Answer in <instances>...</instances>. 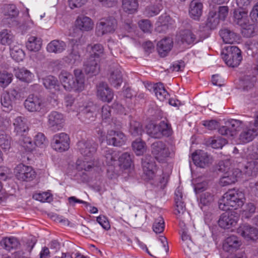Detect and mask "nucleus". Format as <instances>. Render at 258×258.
Masks as SVG:
<instances>
[{
	"mask_svg": "<svg viewBox=\"0 0 258 258\" xmlns=\"http://www.w3.org/2000/svg\"><path fill=\"white\" fill-rule=\"evenodd\" d=\"M78 149L83 156L76 162V168L79 171H90L99 166V163L94 155L97 149V144L92 140H82L77 144Z\"/></svg>",
	"mask_w": 258,
	"mask_h": 258,
	"instance_id": "1",
	"label": "nucleus"
},
{
	"mask_svg": "<svg viewBox=\"0 0 258 258\" xmlns=\"http://www.w3.org/2000/svg\"><path fill=\"white\" fill-rule=\"evenodd\" d=\"M244 204V195L235 189L229 190L219 201V207L223 211L230 210L231 208L237 209Z\"/></svg>",
	"mask_w": 258,
	"mask_h": 258,
	"instance_id": "2",
	"label": "nucleus"
},
{
	"mask_svg": "<svg viewBox=\"0 0 258 258\" xmlns=\"http://www.w3.org/2000/svg\"><path fill=\"white\" fill-rule=\"evenodd\" d=\"M151 148L152 155L159 162H165L174 155V147L161 141L154 142Z\"/></svg>",
	"mask_w": 258,
	"mask_h": 258,
	"instance_id": "3",
	"label": "nucleus"
},
{
	"mask_svg": "<svg viewBox=\"0 0 258 258\" xmlns=\"http://www.w3.org/2000/svg\"><path fill=\"white\" fill-rule=\"evenodd\" d=\"M229 12L227 6H219L211 10L206 22V27L214 29L219 24L220 20H224Z\"/></svg>",
	"mask_w": 258,
	"mask_h": 258,
	"instance_id": "4",
	"label": "nucleus"
},
{
	"mask_svg": "<svg viewBox=\"0 0 258 258\" xmlns=\"http://www.w3.org/2000/svg\"><path fill=\"white\" fill-rule=\"evenodd\" d=\"M147 133L152 138L159 139L163 136L169 137L172 134L171 126L164 121L159 124L149 123L146 126Z\"/></svg>",
	"mask_w": 258,
	"mask_h": 258,
	"instance_id": "5",
	"label": "nucleus"
},
{
	"mask_svg": "<svg viewBox=\"0 0 258 258\" xmlns=\"http://www.w3.org/2000/svg\"><path fill=\"white\" fill-rule=\"evenodd\" d=\"M117 21L112 17L100 19L96 24L95 32L98 36L113 33L117 28Z\"/></svg>",
	"mask_w": 258,
	"mask_h": 258,
	"instance_id": "6",
	"label": "nucleus"
},
{
	"mask_svg": "<svg viewBox=\"0 0 258 258\" xmlns=\"http://www.w3.org/2000/svg\"><path fill=\"white\" fill-rule=\"evenodd\" d=\"M70 139L65 133L55 134L51 141V147L55 151L62 153L68 151L70 148Z\"/></svg>",
	"mask_w": 258,
	"mask_h": 258,
	"instance_id": "7",
	"label": "nucleus"
},
{
	"mask_svg": "<svg viewBox=\"0 0 258 258\" xmlns=\"http://www.w3.org/2000/svg\"><path fill=\"white\" fill-rule=\"evenodd\" d=\"M98 134H100L101 142L106 138L107 143L109 145L120 147L124 145L126 141L125 135L120 131H109L106 136L102 131H99Z\"/></svg>",
	"mask_w": 258,
	"mask_h": 258,
	"instance_id": "8",
	"label": "nucleus"
},
{
	"mask_svg": "<svg viewBox=\"0 0 258 258\" xmlns=\"http://www.w3.org/2000/svg\"><path fill=\"white\" fill-rule=\"evenodd\" d=\"M226 63L231 67H237L242 59L241 50L235 46H229L223 56Z\"/></svg>",
	"mask_w": 258,
	"mask_h": 258,
	"instance_id": "9",
	"label": "nucleus"
},
{
	"mask_svg": "<svg viewBox=\"0 0 258 258\" xmlns=\"http://www.w3.org/2000/svg\"><path fill=\"white\" fill-rule=\"evenodd\" d=\"M21 97L20 92L16 89L4 93L1 97V104L4 110L7 112L12 110L16 100Z\"/></svg>",
	"mask_w": 258,
	"mask_h": 258,
	"instance_id": "10",
	"label": "nucleus"
},
{
	"mask_svg": "<svg viewBox=\"0 0 258 258\" xmlns=\"http://www.w3.org/2000/svg\"><path fill=\"white\" fill-rule=\"evenodd\" d=\"M16 176L20 180L30 181L36 176V173L32 167L23 164L18 165L15 169Z\"/></svg>",
	"mask_w": 258,
	"mask_h": 258,
	"instance_id": "11",
	"label": "nucleus"
},
{
	"mask_svg": "<svg viewBox=\"0 0 258 258\" xmlns=\"http://www.w3.org/2000/svg\"><path fill=\"white\" fill-rule=\"evenodd\" d=\"M47 125L48 127L53 132L61 130L64 124V118L63 114L57 111H52L47 117Z\"/></svg>",
	"mask_w": 258,
	"mask_h": 258,
	"instance_id": "12",
	"label": "nucleus"
},
{
	"mask_svg": "<svg viewBox=\"0 0 258 258\" xmlns=\"http://www.w3.org/2000/svg\"><path fill=\"white\" fill-rule=\"evenodd\" d=\"M25 109L31 112H40L44 107L43 100L37 95H29L24 102Z\"/></svg>",
	"mask_w": 258,
	"mask_h": 258,
	"instance_id": "13",
	"label": "nucleus"
},
{
	"mask_svg": "<svg viewBox=\"0 0 258 258\" xmlns=\"http://www.w3.org/2000/svg\"><path fill=\"white\" fill-rule=\"evenodd\" d=\"M222 165L220 166V170L223 171H225L223 175L221 177L220 180V184L221 186H227L235 183L237 180L238 177L241 175V172L238 169H228L226 171V169H223Z\"/></svg>",
	"mask_w": 258,
	"mask_h": 258,
	"instance_id": "14",
	"label": "nucleus"
},
{
	"mask_svg": "<svg viewBox=\"0 0 258 258\" xmlns=\"http://www.w3.org/2000/svg\"><path fill=\"white\" fill-rule=\"evenodd\" d=\"M74 74L75 79L73 78L71 83V88L69 91L80 92L85 88V77L80 69L74 70Z\"/></svg>",
	"mask_w": 258,
	"mask_h": 258,
	"instance_id": "15",
	"label": "nucleus"
},
{
	"mask_svg": "<svg viewBox=\"0 0 258 258\" xmlns=\"http://www.w3.org/2000/svg\"><path fill=\"white\" fill-rule=\"evenodd\" d=\"M142 167L146 179L149 180L153 179L155 175L156 165L151 156H146L142 159Z\"/></svg>",
	"mask_w": 258,
	"mask_h": 258,
	"instance_id": "16",
	"label": "nucleus"
},
{
	"mask_svg": "<svg viewBox=\"0 0 258 258\" xmlns=\"http://www.w3.org/2000/svg\"><path fill=\"white\" fill-rule=\"evenodd\" d=\"M192 158L195 164L201 168H205L212 162V158L207 153L203 151H197L192 154Z\"/></svg>",
	"mask_w": 258,
	"mask_h": 258,
	"instance_id": "17",
	"label": "nucleus"
},
{
	"mask_svg": "<svg viewBox=\"0 0 258 258\" xmlns=\"http://www.w3.org/2000/svg\"><path fill=\"white\" fill-rule=\"evenodd\" d=\"M238 220V217L235 212H226L220 216L218 221L219 225L224 229H229L234 226Z\"/></svg>",
	"mask_w": 258,
	"mask_h": 258,
	"instance_id": "18",
	"label": "nucleus"
},
{
	"mask_svg": "<svg viewBox=\"0 0 258 258\" xmlns=\"http://www.w3.org/2000/svg\"><path fill=\"white\" fill-rule=\"evenodd\" d=\"M75 26L81 32H89L93 29L94 23L90 17L81 15L75 20Z\"/></svg>",
	"mask_w": 258,
	"mask_h": 258,
	"instance_id": "19",
	"label": "nucleus"
},
{
	"mask_svg": "<svg viewBox=\"0 0 258 258\" xmlns=\"http://www.w3.org/2000/svg\"><path fill=\"white\" fill-rule=\"evenodd\" d=\"M108 80L110 84L115 88H118L122 83V75L119 66L112 67L108 74Z\"/></svg>",
	"mask_w": 258,
	"mask_h": 258,
	"instance_id": "20",
	"label": "nucleus"
},
{
	"mask_svg": "<svg viewBox=\"0 0 258 258\" xmlns=\"http://www.w3.org/2000/svg\"><path fill=\"white\" fill-rule=\"evenodd\" d=\"M242 244L241 240L235 235L226 238L223 244V248L225 251L232 253L237 250Z\"/></svg>",
	"mask_w": 258,
	"mask_h": 258,
	"instance_id": "21",
	"label": "nucleus"
},
{
	"mask_svg": "<svg viewBox=\"0 0 258 258\" xmlns=\"http://www.w3.org/2000/svg\"><path fill=\"white\" fill-rule=\"evenodd\" d=\"M97 96L103 101L110 102L113 98V93L106 83L101 82L97 86Z\"/></svg>",
	"mask_w": 258,
	"mask_h": 258,
	"instance_id": "22",
	"label": "nucleus"
},
{
	"mask_svg": "<svg viewBox=\"0 0 258 258\" xmlns=\"http://www.w3.org/2000/svg\"><path fill=\"white\" fill-rule=\"evenodd\" d=\"M203 5L200 0H192L189 7V15L190 18L199 20L203 13Z\"/></svg>",
	"mask_w": 258,
	"mask_h": 258,
	"instance_id": "23",
	"label": "nucleus"
},
{
	"mask_svg": "<svg viewBox=\"0 0 258 258\" xmlns=\"http://www.w3.org/2000/svg\"><path fill=\"white\" fill-rule=\"evenodd\" d=\"M237 232L245 239L254 240L258 235V230L248 225H242L237 229Z\"/></svg>",
	"mask_w": 258,
	"mask_h": 258,
	"instance_id": "24",
	"label": "nucleus"
},
{
	"mask_svg": "<svg viewBox=\"0 0 258 258\" xmlns=\"http://www.w3.org/2000/svg\"><path fill=\"white\" fill-rule=\"evenodd\" d=\"M82 38V34H81L80 37L78 38V39H72L71 41L74 44L75 43H79L80 44L83 43ZM67 61L70 63H75L77 61H79L80 59V53L78 50L77 46L74 45L72 47V48L69 53L67 56Z\"/></svg>",
	"mask_w": 258,
	"mask_h": 258,
	"instance_id": "25",
	"label": "nucleus"
},
{
	"mask_svg": "<svg viewBox=\"0 0 258 258\" xmlns=\"http://www.w3.org/2000/svg\"><path fill=\"white\" fill-rule=\"evenodd\" d=\"M220 35L225 43H239L240 36L228 29H223L220 31Z\"/></svg>",
	"mask_w": 258,
	"mask_h": 258,
	"instance_id": "26",
	"label": "nucleus"
},
{
	"mask_svg": "<svg viewBox=\"0 0 258 258\" xmlns=\"http://www.w3.org/2000/svg\"><path fill=\"white\" fill-rule=\"evenodd\" d=\"M98 59L89 57L84 64V71L86 74L90 75H96L99 71V66Z\"/></svg>",
	"mask_w": 258,
	"mask_h": 258,
	"instance_id": "27",
	"label": "nucleus"
},
{
	"mask_svg": "<svg viewBox=\"0 0 258 258\" xmlns=\"http://www.w3.org/2000/svg\"><path fill=\"white\" fill-rule=\"evenodd\" d=\"M256 83V78L254 76H245L239 80V88L245 92L253 90Z\"/></svg>",
	"mask_w": 258,
	"mask_h": 258,
	"instance_id": "28",
	"label": "nucleus"
},
{
	"mask_svg": "<svg viewBox=\"0 0 258 258\" xmlns=\"http://www.w3.org/2000/svg\"><path fill=\"white\" fill-rule=\"evenodd\" d=\"M173 46V41L169 38H165L161 40L157 43V50L162 57L166 56L171 50Z\"/></svg>",
	"mask_w": 258,
	"mask_h": 258,
	"instance_id": "29",
	"label": "nucleus"
},
{
	"mask_svg": "<svg viewBox=\"0 0 258 258\" xmlns=\"http://www.w3.org/2000/svg\"><path fill=\"white\" fill-rule=\"evenodd\" d=\"M67 48L66 43L61 40L55 39L50 41L47 45V51L50 53H60Z\"/></svg>",
	"mask_w": 258,
	"mask_h": 258,
	"instance_id": "30",
	"label": "nucleus"
},
{
	"mask_svg": "<svg viewBox=\"0 0 258 258\" xmlns=\"http://www.w3.org/2000/svg\"><path fill=\"white\" fill-rule=\"evenodd\" d=\"M15 75L20 81L27 83L31 82L34 77L32 73L25 68L15 69Z\"/></svg>",
	"mask_w": 258,
	"mask_h": 258,
	"instance_id": "31",
	"label": "nucleus"
},
{
	"mask_svg": "<svg viewBox=\"0 0 258 258\" xmlns=\"http://www.w3.org/2000/svg\"><path fill=\"white\" fill-rule=\"evenodd\" d=\"M181 237L183 241L182 246L185 253L189 254L190 252H194L195 245L186 230L183 229Z\"/></svg>",
	"mask_w": 258,
	"mask_h": 258,
	"instance_id": "32",
	"label": "nucleus"
},
{
	"mask_svg": "<svg viewBox=\"0 0 258 258\" xmlns=\"http://www.w3.org/2000/svg\"><path fill=\"white\" fill-rule=\"evenodd\" d=\"M15 40V36L10 30L4 29L0 31L1 44L5 46H10Z\"/></svg>",
	"mask_w": 258,
	"mask_h": 258,
	"instance_id": "33",
	"label": "nucleus"
},
{
	"mask_svg": "<svg viewBox=\"0 0 258 258\" xmlns=\"http://www.w3.org/2000/svg\"><path fill=\"white\" fill-rule=\"evenodd\" d=\"M15 127V132L18 135L22 136L23 133L28 130L26 119L22 116L17 117L13 123Z\"/></svg>",
	"mask_w": 258,
	"mask_h": 258,
	"instance_id": "34",
	"label": "nucleus"
},
{
	"mask_svg": "<svg viewBox=\"0 0 258 258\" xmlns=\"http://www.w3.org/2000/svg\"><path fill=\"white\" fill-rule=\"evenodd\" d=\"M179 37L183 44H191L198 42L196 35L188 29L181 31Z\"/></svg>",
	"mask_w": 258,
	"mask_h": 258,
	"instance_id": "35",
	"label": "nucleus"
},
{
	"mask_svg": "<svg viewBox=\"0 0 258 258\" xmlns=\"http://www.w3.org/2000/svg\"><path fill=\"white\" fill-rule=\"evenodd\" d=\"M41 38L34 36H30L26 43L27 48L30 51H38L41 49Z\"/></svg>",
	"mask_w": 258,
	"mask_h": 258,
	"instance_id": "36",
	"label": "nucleus"
},
{
	"mask_svg": "<svg viewBox=\"0 0 258 258\" xmlns=\"http://www.w3.org/2000/svg\"><path fill=\"white\" fill-rule=\"evenodd\" d=\"M138 7L137 0H122V8L125 13L134 14L137 12Z\"/></svg>",
	"mask_w": 258,
	"mask_h": 258,
	"instance_id": "37",
	"label": "nucleus"
},
{
	"mask_svg": "<svg viewBox=\"0 0 258 258\" xmlns=\"http://www.w3.org/2000/svg\"><path fill=\"white\" fill-rule=\"evenodd\" d=\"M153 90L157 98L163 101L169 96V93L165 89L163 84L161 83H158L154 85Z\"/></svg>",
	"mask_w": 258,
	"mask_h": 258,
	"instance_id": "38",
	"label": "nucleus"
},
{
	"mask_svg": "<svg viewBox=\"0 0 258 258\" xmlns=\"http://www.w3.org/2000/svg\"><path fill=\"white\" fill-rule=\"evenodd\" d=\"M257 135L256 129L247 128L244 130L239 136V140L243 143L251 141Z\"/></svg>",
	"mask_w": 258,
	"mask_h": 258,
	"instance_id": "39",
	"label": "nucleus"
},
{
	"mask_svg": "<svg viewBox=\"0 0 258 258\" xmlns=\"http://www.w3.org/2000/svg\"><path fill=\"white\" fill-rule=\"evenodd\" d=\"M73 75L66 71H62L59 75V79L63 88L67 91H69L71 88V83L73 81Z\"/></svg>",
	"mask_w": 258,
	"mask_h": 258,
	"instance_id": "40",
	"label": "nucleus"
},
{
	"mask_svg": "<svg viewBox=\"0 0 258 258\" xmlns=\"http://www.w3.org/2000/svg\"><path fill=\"white\" fill-rule=\"evenodd\" d=\"M87 49L88 50L91 49L90 51L91 55L89 57H93V58L98 59L99 61L100 60V58L104 55V48L100 44L88 45Z\"/></svg>",
	"mask_w": 258,
	"mask_h": 258,
	"instance_id": "41",
	"label": "nucleus"
},
{
	"mask_svg": "<svg viewBox=\"0 0 258 258\" xmlns=\"http://www.w3.org/2000/svg\"><path fill=\"white\" fill-rule=\"evenodd\" d=\"M1 245L8 251L16 248L19 245L18 240L14 237L5 238L1 241Z\"/></svg>",
	"mask_w": 258,
	"mask_h": 258,
	"instance_id": "42",
	"label": "nucleus"
},
{
	"mask_svg": "<svg viewBox=\"0 0 258 258\" xmlns=\"http://www.w3.org/2000/svg\"><path fill=\"white\" fill-rule=\"evenodd\" d=\"M10 54L11 57L18 62L22 61L25 56V52L19 45L10 47Z\"/></svg>",
	"mask_w": 258,
	"mask_h": 258,
	"instance_id": "43",
	"label": "nucleus"
},
{
	"mask_svg": "<svg viewBox=\"0 0 258 258\" xmlns=\"http://www.w3.org/2000/svg\"><path fill=\"white\" fill-rule=\"evenodd\" d=\"M105 161L107 165H112L118 158L119 153L112 149H106L104 153Z\"/></svg>",
	"mask_w": 258,
	"mask_h": 258,
	"instance_id": "44",
	"label": "nucleus"
},
{
	"mask_svg": "<svg viewBox=\"0 0 258 258\" xmlns=\"http://www.w3.org/2000/svg\"><path fill=\"white\" fill-rule=\"evenodd\" d=\"M235 22L239 26H244L245 23L248 22L247 12L245 11H235L234 12Z\"/></svg>",
	"mask_w": 258,
	"mask_h": 258,
	"instance_id": "45",
	"label": "nucleus"
},
{
	"mask_svg": "<svg viewBox=\"0 0 258 258\" xmlns=\"http://www.w3.org/2000/svg\"><path fill=\"white\" fill-rule=\"evenodd\" d=\"M118 159L121 168L126 169L131 167L133 161L129 153H124Z\"/></svg>",
	"mask_w": 258,
	"mask_h": 258,
	"instance_id": "46",
	"label": "nucleus"
},
{
	"mask_svg": "<svg viewBox=\"0 0 258 258\" xmlns=\"http://www.w3.org/2000/svg\"><path fill=\"white\" fill-rule=\"evenodd\" d=\"M129 132L134 137L141 135L143 132L142 124L137 121L134 120H131Z\"/></svg>",
	"mask_w": 258,
	"mask_h": 258,
	"instance_id": "47",
	"label": "nucleus"
},
{
	"mask_svg": "<svg viewBox=\"0 0 258 258\" xmlns=\"http://www.w3.org/2000/svg\"><path fill=\"white\" fill-rule=\"evenodd\" d=\"M133 149L137 156L142 155L146 151L147 148L145 142L137 140L132 143Z\"/></svg>",
	"mask_w": 258,
	"mask_h": 258,
	"instance_id": "48",
	"label": "nucleus"
},
{
	"mask_svg": "<svg viewBox=\"0 0 258 258\" xmlns=\"http://www.w3.org/2000/svg\"><path fill=\"white\" fill-rule=\"evenodd\" d=\"M208 143L213 148L219 149L227 144V141L221 137H214L209 140Z\"/></svg>",
	"mask_w": 258,
	"mask_h": 258,
	"instance_id": "49",
	"label": "nucleus"
},
{
	"mask_svg": "<svg viewBox=\"0 0 258 258\" xmlns=\"http://www.w3.org/2000/svg\"><path fill=\"white\" fill-rule=\"evenodd\" d=\"M34 145L39 148H44L48 144V141L42 133H38L34 137Z\"/></svg>",
	"mask_w": 258,
	"mask_h": 258,
	"instance_id": "50",
	"label": "nucleus"
},
{
	"mask_svg": "<svg viewBox=\"0 0 258 258\" xmlns=\"http://www.w3.org/2000/svg\"><path fill=\"white\" fill-rule=\"evenodd\" d=\"M161 8V5H151L146 8L144 14L148 17H154L159 13Z\"/></svg>",
	"mask_w": 258,
	"mask_h": 258,
	"instance_id": "51",
	"label": "nucleus"
},
{
	"mask_svg": "<svg viewBox=\"0 0 258 258\" xmlns=\"http://www.w3.org/2000/svg\"><path fill=\"white\" fill-rule=\"evenodd\" d=\"M13 75L6 71L0 72V85L3 87H6L11 83Z\"/></svg>",
	"mask_w": 258,
	"mask_h": 258,
	"instance_id": "52",
	"label": "nucleus"
},
{
	"mask_svg": "<svg viewBox=\"0 0 258 258\" xmlns=\"http://www.w3.org/2000/svg\"><path fill=\"white\" fill-rule=\"evenodd\" d=\"M11 146L10 137L5 134L3 130H0V146L4 150L10 149Z\"/></svg>",
	"mask_w": 258,
	"mask_h": 258,
	"instance_id": "53",
	"label": "nucleus"
},
{
	"mask_svg": "<svg viewBox=\"0 0 258 258\" xmlns=\"http://www.w3.org/2000/svg\"><path fill=\"white\" fill-rule=\"evenodd\" d=\"M165 227L164 221L162 217H159L155 219L153 224V230L156 233H162Z\"/></svg>",
	"mask_w": 258,
	"mask_h": 258,
	"instance_id": "54",
	"label": "nucleus"
},
{
	"mask_svg": "<svg viewBox=\"0 0 258 258\" xmlns=\"http://www.w3.org/2000/svg\"><path fill=\"white\" fill-rule=\"evenodd\" d=\"M245 173L248 176H254L258 171V164L255 162H248L245 167Z\"/></svg>",
	"mask_w": 258,
	"mask_h": 258,
	"instance_id": "55",
	"label": "nucleus"
},
{
	"mask_svg": "<svg viewBox=\"0 0 258 258\" xmlns=\"http://www.w3.org/2000/svg\"><path fill=\"white\" fill-rule=\"evenodd\" d=\"M57 79L52 76H48L43 79V84L46 88L51 89L57 85Z\"/></svg>",
	"mask_w": 258,
	"mask_h": 258,
	"instance_id": "56",
	"label": "nucleus"
},
{
	"mask_svg": "<svg viewBox=\"0 0 258 258\" xmlns=\"http://www.w3.org/2000/svg\"><path fill=\"white\" fill-rule=\"evenodd\" d=\"M256 208L253 204L248 203L242 213V216L245 219L250 218L255 212Z\"/></svg>",
	"mask_w": 258,
	"mask_h": 258,
	"instance_id": "57",
	"label": "nucleus"
},
{
	"mask_svg": "<svg viewBox=\"0 0 258 258\" xmlns=\"http://www.w3.org/2000/svg\"><path fill=\"white\" fill-rule=\"evenodd\" d=\"M5 15L10 18H14L18 16L19 11L14 5H9L5 7Z\"/></svg>",
	"mask_w": 258,
	"mask_h": 258,
	"instance_id": "58",
	"label": "nucleus"
},
{
	"mask_svg": "<svg viewBox=\"0 0 258 258\" xmlns=\"http://www.w3.org/2000/svg\"><path fill=\"white\" fill-rule=\"evenodd\" d=\"M243 125V122L239 120L232 119L229 121L230 129L233 132L234 136L236 132L240 131L242 129Z\"/></svg>",
	"mask_w": 258,
	"mask_h": 258,
	"instance_id": "59",
	"label": "nucleus"
},
{
	"mask_svg": "<svg viewBox=\"0 0 258 258\" xmlns=\"http://www.w3.org/2000/svg\"><path fill=\"white\" fill-rule=\"evenodd\" d=\"M33 197L41 202H50L52 200V197L48 192L36 194Z\"/></svg>",
	"mask_w": 258,
	"mask_h": 258,
	"instance_id": "60",
	"label": "nucleus"
},
{
	"mask_svg": "<svg viewBox=\"0 0 258 258\" xmlns=\"http://www.w3.org/2000/svg\"><path fill=\"white\" fill-rule=\"evenodd\" d=\"M241 33L246 37H250L252 36L254 33V26L252 24H249L248 22L245 23L244 26H241Z\"/></svg>",
	"mask_w": 258,
	"mask_h": 258,
	"instance_id": "61",
	"label": "nucleus"
},
{
	"mask_svg": "<svg viewBox=\"0 0 258 258\" xmlns=\"http://www.w3.org/2000/svg\"><path fill=\"white\" fill-rule=\"evenodd\" d=\"M213 201V194L206 191L203 193L200 196V202L203 205H208Z\"/></svg>",
	"mask_w": 258,
	"mask_h": 258,
	"instance_id": "62",
	"label": "nucleus"
},
{
	"mask_svg": "<svg viewBox=\"0 0 258 258\" xmlns=\"http://www.w3.org/2000/svg\"><path fill=\"white\" fill-rule=\"evenodd\" d=\"M186 208L184 202L175 203V214L178 218H180L184 214Z\"/></svg>",
	"mask_w": 258,
	"mask_h": 258,
	"instance_id": "63",
	"label": "nucleus"
},
{
	"mask_svg": "<svg viewBox=\"0 0 258 258\" xmlns=\"http://www.w3.org/2000/svg\"><path fill=\"white\" fill-rule=\"evenodd\" d=\"M170 174V170L168 172H163L162 176L159 178L158 186L160 188H164L166 186L169 179Z\"/></svg>",
	"mask_w": 258,
	"mask_h": 258,
	"instance_id": "64",
	"label": "nucleus"
}]
</instances>
